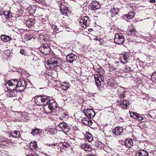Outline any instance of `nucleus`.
<instances>
[{
    "instance_id": "nucleus-1",
    "label": "nucleus",
    "mask_w": 156,
    "mask_h": 156,
    "mask_svg": "<svg viewBox=\"0 0 156 156\" xmlns=\"http://www.w3.org/2000/svg\"><path fill=\"white\" fill-rule=\"evenodd\" d=\"M7 89L9 90L23 91L26 88L27 83L23 80L18 81L12 79L8 81L5 84Z\"/></svg>"
},
{
    "instance_id": "nucleus-2",
    "label": "nucleus",
    "mask_w": 156,
    "mask_h": 156,
    "mask_svg": "<svg viewBox=\"0 0 156 156\" xmlns=\"http://www.w3.org/2000/svg\"><path fill=\"white\" fill-rule=\"evenodd\" d=\"M61 59L57 57H52L48 60L45 63V66L47 69H55L57 67H59L62 64Z\"/></svg>"
},
{
    "instance_id": "nucleus-3",
    "label": "nucleus",
    "mask_w": 156,
    "mask_h": 156,
    "mask_svg": "<svg viewBox=\"0 0 156 156\" xmlns=\"http://www.w3.org/2000/svg\"><path fill=\"white\" fill-rule=\"evenodd\" d=\"M80 26L83 28H86L89 26L90 23V20L87 16H83L81 18L80 21Z\"/></svg>"
},
{
    "instance_id": "nucleus-4",
    "label": "nucleus",
    "mask_w": 156,
    "mask_h": 156,
    "mask_svg": "<svg viewBox=\"0 0 156 156\" xmlns=\"http://www.w3.org/2000/svg\"><path fill=\"white\" fill-rule=\"evenodd\" d=\"M114 41L118 44H122L125 41L124 36L121 33H116L115 35Z\"/></svg>"
},
{
    "instance_id": "nucleus-5",
    "label": "nucleus",
    "mask_w": 156,
    "mask_h": 156,
    "mask_svg": "<svg viewBox=\"0 0 156 156\" xmlns=\"http://www.w3.org/2000/svg\"><path fill=\"white\" fill-rule=\"evenodd\" d=\"M58 126L61 129H62L63 131L67 135L69 134H70L71 129L70 128L69 126L67 125V124L65 122H62L60 123L58 125Z\"/></svg>"
},
{
    "instance_id": "nucleus-6",
    "label": "nucleus",
    "mask_w": 156,
    "mask_h": 156,
    "mask_svg": "<svg viewBox=\"0 0 156 156\" xmlns=\"http://www.w3.org/2000/svg\"><path fill=\"white\" fill-rule=\"evenodd\" d=\"M39 49L45 55H47L50 53V48L47 44H43L39 48Z\"/></svg>"
},
{
    "instance_id": "nucleus-7",
    "label": "nucleus",
    "mask_w": 156,
    "mask_h": 156,
    "mask_svg": "<svg viewBox=\"0 0 156 156\" xmlns=\"http://www.w3.org/2000/svg\"><path fill=\"white\" fill-rule=\"evenodd\" d=\"M130 55L129 53H125L120 57V62L121 63L125 64L128 62V60L130 59Z\"/></svg>"
},
{
    "instance_id": "nucleus-8",
    "label": "nucleus",
    "mask_w": 156,
    "mask_h": 156,
    "mask_svg": "<svg viewBox=\"0 0 156 156\" xmlns=\"http://www.w3.org/2000/svg\"><path fill=\"white\" fill-rule=\"evenodd\" d=\"M77 58V56L73 54H68L66 57V60L70 63H72L75 61Z\"/></svg>"
},
{
    "instance_id": "nucleus-9",
    "label": "nucleus",
    "mask_w": 156,
    "mask_h": 156,
    "mask_svg": "<svg viewBox=\"0 0 156 156\" xmlns=\"http://www.w3.org/2000/svg\"><path fill=\"white\" fill-rule=\"evenodd\" d=\"M89 6L91 9L94 10L99 9L100 7V5L98 2L94 1L92 2Z\"/></svg>"
},
{
    "instance_id": "nucleus-10",
    "label": "nucleus",
    "mask_w": 156,
    "mask_h": 156,
    "mask_svg": "<svg viewBox=\"0 0 156 156\" xmlns=\"http://www.w3.org/2000/svg\"><path fill=\"white\" fill-rule=\"evenodd\" d=\"M94 78L96 84H99V83L104 81V78L101 74H96L94 76Z\"/></svg>"
},
{
    "instance_id": "nucleus-11",
    "label": "nucleus",
    "mask_w": 156,
    "mask_h": 156,
    "mask_svg": "<svg viewBox=\"0 0 156 156\" xmlns=\"http://www.w3.org/2000/svg\"><path fill=\"white\" fill-rule=\"evenodd\" d=\"M125 146L127 148H131L133 146V140L130 138H128L125 140Z\"/></svg>"
},
{
    "instance_id": "nucleus-12",
    "label": "nucleus",
    "mask_w": 156,
    "mask_h": 156,
    "mask_svg": "<svg viewBox=\"0 0 156 156\" xmlns=\"http://www.w3.org/2000/svg\"><path fill=\"white\" fill-rule=\"evenodd\" d=\"M123 130V128L122 127H117L114 128L112 130L113 133L115 135H120Z\"/></svg>"
},
{
    "instance_id": "nucleus-13",
    "label": "nucleus",
    "mask_w": 156,
    "mask_h": 156,
    "mask_svg": "<svg viewBox=\"0 0 156 156\" xmlns=\"http://www.w3.org/2000/svg\"><path fill=\"white\" fill-rule=\"evenodd\" d=\"M129 105V102L127 100H122L120 101V106L122 108L127 109Z\"/></svg>"
},
{
    "instance_id": "nucleus-14",
    "label": "nucleus",
    "mask_w": 156,
    "mask_h": 156,
    "mask_svg": "<svg viewBox=\"0 0 156 156\" xmlns=\"http://www.w3.org/2000/svg\"><path fill=\"white\" fill-rule=\"evenodd\" d=\"M81 148L84 150L90 151L92 150L91 146L87 144H81Z\"/></svg>"
},
{
    "instance_id": "nucleus-15",
    "label": "nucleus",
    "mask_w": 156,
    "mask_h": 156,
    "mask_svg": "<svg viewBox=\"0 0 156 156\" xmlns=\"http://www.w3.org/2000/svg\"><path fill=\"white\" fill-rule=\"evenodd\" d=\"M34 23L35 21L31 19H29L27 20L26 22V24L27 26L29 28H31L33 27Z\"/></svg>"
},
{
    "instance_id": "nucleus-16",
    "label": "nucleus",
    "mask_w": 156,
    "mask_h": 156,
    "mask_svg": "<svg viewBox=\"0 0 156 156\" xmlns=\"http://www.w3.org/2000/svg\"><path fill=\"white\" fill-rule=\"evenodd\" d=\"M40 129H37L36 128L33 129H32L31 132V134L34 136H36L40 135L41 132Z\"/></svg>"
},
{
    "instance_id": "nucleus-17",
    "label": "nucleus",
    "mask_w": 156,
    "mask_h": 156,
    "mask_svg": "<svg viewBox=\"0 0 156 156\" xmlns=\"http://www.w3.org/2000/svg\"><path fill=\"white\" fill-rule=\"evenodd\" d=\"M41 98L42 99V105L47 104H48L49 101L50 100L49 99V98L46 96L41 95Z\"/></svg>"
},
{
    "instance_id": "nucleus-18",
    "label": "nucleus",
    "mask_w": 156,
    "mask_h": 156,
    "mask_svg": "<svg viewBox=\"0 0 156 156\" xmlns=\"http://www.w3.org/2000/svg\"><path fill=\"white\" fill-rule=\"evenodd\" d=\"M136 156H148L149 154L147 151L142 150L136 153Z\"/></svg>"
},
{
    "instance_id": "nucleus-19",
    "label": "nucleus",
    "mask_w": 156,
    "mask_h": 156,
    "mask_svg": "<svg viewBox=\"0 0 156 156\" xmlns=\"http://www.w3.org/2000/svg\"><path fill=\"white\" fill-rule=\"evenodd\" d=\"M66 4L64 2H61L60 3V10L62 12L65 13V11L68 10V7L66 6Z\"/></svg>"
},
{
    "instance_id": "nucleus-20",
    "label": "nucleus",
    "mask_w": 156,
    "mask_h": 156,
    "mask_svg": "<svg viewBox=\"0 0 156 156\" xmlns=\"http://www.w3.org/2000/svg\"><path fill=\"white\" fill-rule=\"evenodd\" d=\"M48 104L50 105L49 106H50L52 110H55L57 106V103L56 102L54 101L53 100H50L49 101Z\"/></svg>"
},
{
    "instance_id": "nucleus-21",
    "label": "nucleus",
    "mask_w": 156,
    "mask_h": 156,
    "mask_svg": "<svg viewBox=\"0 0 156 156\" xmlns=\"http://www.w3.org/2000/svg\"><path fill=\"white\" fill-rule=\"evenodd\" d=\"M49 106L48 104L44 105L43 108L45 113H50L52 111V110Z\"/></svg>"
},
{
    "instance_id": "nucleus-22",
    "label": "nucleus",
    "mask_w": 156,
    "mask_h": 156,
    "mask_svg": "<svg viewBox=\"0 0 156 156\" xmlns=\"http://www.w3.org/2000/svg\"><path fill=\"white\" fill-rule=\"evenodd\" d=\"M29 148L31 150L35 151L37 148V142L35 141H34L33 142H31L30 144Z\"/></svg>"
},
{
    "instance_id": "nucleus-23",
    "label": "nucleus",
    "mask_w": 156,
    "mask_h": 156,
    "mask_svg": "<svg viewBox=\"0 0 156 156\" xmlns=\"http://www.w3.org/2000/svg\"><path fill=\"white\" fill-rule=\"evenodd\" d=\"M10 134L12 136L16 138L20 137V131L18 130L12 131L11 132Z\"/></svg>"
},
{
    "instance_id": "nucleus-24",
    "label": "nucleus",
    "mask_w": 156,
    "mask_h": 156,
    "mask_svg": "<svg viewBox=\"0 0 156 156\" xmlns=\"http://www.w3.org/2000/svg\"><path fill=\"white\" fill-rule=\"evenodd\" d=\"M135 13V11L132 10L131 12H129L128 14L124 15V17L129 19H131L134 17Z\"/></svg>"
},
{
    "instance_id": "nucleus-25",
    "label": "nucleus",
    "mask_w": 156,
    "mask_h": 156,
    "mask_svg": "<svg viewBox=\"0 0 156 156\" xmlns=\"http://www.w3.org/2000/svg\"><path fill=\"white\" fill-rule=\"evenodd\" d=\"M3 16L6 18H9L12 16V14L9 10L5 11L2 12Z\"/></svg>"
},
{
    "instance_id": "nucleus-26",
    "label": "nucleus",
    "mask_w": 156,
    "mask_h": 156,
    "mask_svg": "<svg viewBox=\"0 0 156 156\" xmlns=\"http://www.w3.org/2000/svg\"><path fill=\"white\" fill-rule=\"evenodd\" d=\"M99 90L104 89L107 87V86L105 83L104 81L99 83V84H96Z\"/></svg>"
},
{
    "instance_id": "nucleus-27",
    "label": "nucleus",
    "mask_w": 156,
    "mask_h": 156,
    "mask_svg": "<svg viewBox=\"0 0 156 156\" xmlns=\"http://www.w3.org/2000/svg\"><path fill=\"white\" fill-rule=\"evenodd\" d=\"M0 37L1 40L4 42H7L12 40L10 37L5 35H2Z\"/></svg>"
},
{
    "instance_id": "nucleus-28",
    "label": "nucleus",
    "mask_w": 156,
    "mask_h": 156,
    "mask_svg": "<svg viewBox=\"0 0 156 156\" xmlns=\"http://www.w3.org/2000/svg\"><path fill=\"white\" fill-rule=\"evenodd\" d=\"M41 96H37L35 98L34 101L35 103L38 105H42V99Z\"/></svg>"
},
{
    "instance_id": "nucleus-29",
    "label": "nucleus",
    "mask_w": 156,
    "mask_h": 156,
    "mask_svg": "<svg viewBox=\"0 0 156 156\" xmlns=\"http://www.w3.org/2000/svg\"><path fill=\"white\" fill-rule=\"evenodd\" d=\"M128 33L130 34L135 35L136 31L135 28L133 27V26L131 25H130L128 29Z\"/></svg>"
},
{
    "instance_id": "nucleus-30",
    "label": "nucleus",
    "mask_w": 156,
    "mask_h": 156,
    "mask_svg": "<svg viewBox=\"0 0 156 156\" xmlns=\"http://www.w3.org/2000/svg\"><path fill=\"white\" fill-rule=\"evenodd\" d=\"M119 11V9L117 8H115L112 9L110 10V12L112 15V17L115 16L118 13Z\"/></svg>"
},
{
    "instance_id": "nucleus-31",
    "label": "nucleus",
    "mask_w": 156,
    "mask_h": 156,
    "mask_svg": "<svg viewBox=\"0 0 156 156\" xmlns=\"http://www.w3.org/2000/svg\"><path fill=\"white\" fill-rule=\"evenodd\" d=\"M95 146L100 149H101L104 147V144L100 141H98L95 144Z\"/></svg>"
},
{
    "instance_id": "nucleus-32",
    "label": "nucleus",
    "mask_w": 156,
    "mask_h": 156,
    "mask_svg": "<svg viewBox=\"0 0 156 156\" xmlns=\"http://www.w3.org/2000/svg\"><path fill=\"white\" fill-rule=\"evenodd\" d=\"M87 139L89 142H91L93 139V138L92 135L89 132L86 133V134Z\"/></svg>"
},
{
    "instance_id": "nucleus-33",
    "label": "nucleus",
    "mask_w": 156,
    "mask_h": 156,
    "mask_svg": "<svg viewBox=\"0 0 156 156\" xmlns=\"http://www.w3.org/2000/svg\"><path fill=\"white\" fill-rule=\"evenodd\" d=\"M27 10L30 14H33L35 12V9L34 6L33 7H29L27 9Z\"/></svg>"
},
{
    "instance_id": "nucleus-34",
    "label": "nucleus",
    "mask_w": 156,
    "mask_h": 156,
    "mask_svg": "<svg viewBox=\"0 0 156 156\" xmlns=\"http://www.w3.org/2000/svg\"><path fill=\"white\" fill-rule=\"evenodd\" d=\"M8 142H9V140H7V139L3 138H0V143L1 144L5 145L6 144L8 143Z\"/></svg>"
},
{
    "instance_id": "nucleus-35",
    "label": "nucleus",
    "mask_w": 156,
    "mask_h": 156,
    "mask_svg": "<svg viewBox=\"0 0 156 156\" xmlns=\"http://www.w3.org/2000/svg\"><path fill=\"white\" fill-rule=\"evenodd\" d=\"M94 112V111L92 109H85L83 111V112L85 114H87V113H91Z\"/></svg>"
},
{
    "instance_id": "nucleus-36",
    "label": "nucleus",
    "mask_w": 156,
    "mask_h": 156,
    "mask_svg": "<svg viewBox=\"0 0 156 156\" xmlns=\"http://www.w3.org/2000/svg\"><path fill=\"white\" fill-rule=\"evenodd\" d=\"M87 116L88 118H93L95 115V112H92L90 113L87 114H85Z\"/></svg>"
},
{
    "instance_id": "nucleus-37",
    "label": "nucleus",
    "mask_w": 156,
    "mask_h": 156,
    "mask_svg": "<svg viewBox=\"0 0 156 156\" xmlns=\"http://www.w3.org/2000/svg\"><path fill=\"white\" fill-rule=\"evenodd\" d=\"M15 94L13 92H10L7 93V96L8 97H13L15 96Z\"/></svg>"
},
{
    "instance_id": "nucleus-38",
    "label": "nucleus",
    "mask_w": 156,
    "mask_h": 156,
    "mask_svg": "<svg viewBox=\"0 0 156 156\" xmlns=\"http://www.w3.org/2000/svg\"><path fill=\"white\" fill-rule=\"evenodd\" d=\"M130 113V115L131 117L132 118H133L135 119L136 118V117L137 115L138 114L136 113L135 112H129Z\"/></svg>"
},
{
    "instance_id": "nucleus-39",
    "label": "nucleus",
    "mask_w": 156,
    "mask_h": 156,
    "mask_svg": "<svg viewBox=\"0 0 156 156\" xmlns=\"http://www.w3.org/2000/svg\"><path fill=\"white\" fill-rule=\"evenodd\" d=\"M82 123L86 125H89V121L83 119L82 120Z\"/></svg>"
},
{
    "instance_id": "nucleus-40",
    "label": "nucleus",
    "mask_w": 156,
    "mask_h": 156,
    "mask_svg": "<svg viewBox=\"0 0 156 156\" xmlns=\"http://www.w3.org/2000/svg\"><path fill=\"white\" fill-rule=\"evenodd\" d=\"M143 117L140 115L139 114H138L135 119L138 120H143Z\"/></svg>"
},
{
    "instance_id": "nucleus-41",
    "label": "nucleus",
    "mask_w": 156,
    "mask_h": 156,
    "mask_svg": "<svg viewBox=\"0 0 156 156\" xmlns=\"http://www.w3.org/2000/svg\"><path fill=\"white\" fill-rule=\"evenodd\" d=\"M46 131H47L51 134H54L55 131V129H53L50 128L47 129V130H46Z\"/></svg>"
},
{
    "instance_id": "nucleus-42",
    "label": "nucleus",
    "mask_w": 156,
    "mask_h": 156,
    "mask_svg": "<svg viewBox=\"0 0 156 156\" xmlns=\"http://www.w3.org/2000/svg\"><path fill=\"white\" fill-rule=\"evenodd\" d=\"M69 87L67 85H62L61 86V88L65 90H67Z\"/></svg>"
},
{
    "instance_id": "nucleus-43",
    "label": "nucleus",
    "mask_w": 156,
    "mask_h": 156,
    "mask_svg": "<svg viewBox=\"0 0 156 156\" xmlns=\"http://www.w3.org/2000/svg\"><path fill=\"white\" fill-rule=\"evenodd\" d=\"M126 96L124 94H119V97L120 99H122L124 98Z\"/></svg>"
},
{
    "instance_id": "nucleus-44",
    "label": "nucleus",
    "mask_w": 156,
    "mask_h": 156,
    "mask_svg": "<svg viewBox=\"0 0 156 156\" xmlns=\"http://www.w3.org/2000/svg\"><path fill=\"white\" fill-rule=\"evenodd\" d=\"M52 27L54 31H57L58 30V28H57V26L55 25H53Z\"/></svg>"
},
{
    "instance_id": "nucleus-45",
    "label": "nucleus",
    "mask_w": 156,
    "mask_h": 156,
    "mask_svg": "<svg viewBox=\"0 0 156 156\" xmlns=\"http://www.w3.org/2000/svg\"><path fill=\"white\" fill-rule=\"evenodd\" d=\"M151 78L152 79L156 80V72L153 73Z\"/></svg>"
},
{
    "instance_id": "nucleus-46",
    "label": "nucleus",
    "mask_w": 156,
    "mask_h": 156,
    "mask_svg": "<svg viewBox=\"0 0 156 156\" xmlns=\"http://www.w3.org/2000/svg\"><path fill=\"white\" fill-rule=\"evenodd\" d=\"M20 52L22 55H25L26 53L23 49H20Z\"/></svg>"
},
{
    "instance_id": "nucleus-47",
    "label": "nucleus",
    "mask_w": 156,
    "mask_h": 156,
    "mask_svg": "<svg viewBox=\"0 0 156 156\" xmlns=\"http://www.w3.org/2000/svg\"><path fill=\"white\" fill-rule=\"evenodd\" d=\"M37 2L40 3L42 4L43 3V2H44V0H34Z\"/></svg>"
},
{
    "instance_id": "nucleus-48",
    "label": "nucleus",
    "mask_w": 156,
    "mask_h": 156,
    "mask_svg": "<svg viewBox=\"0 0 156 156\" xmlns=\"http://www.w3.org/2000/svg\"><path fill=\"white\" fill-rule=\"evenodd\" d=\"M17 12L18 13H20V14H21L23 13L24 11L21 9H18L17 10Z\"/></svg>"
},
{
    "instance_id": "nucleus-49",
    "label": "nucleus",
    "mask_w": 156,
    "mask_h": 156,
    "mask_svg": "<svg viewBox=\"0 0 156 156\" xmlns=\"http://www.w3.org/2000/svg\"><path fill=\"white\" fill-rule=\"evenodd\" d=\"M125 69L126 70L127 72H129L131 69V68L130 67H128L127 66H126Z\"/></svg>"
},
{
    "instance_id": "nucleus-50",
    "label": "nucleus",
    "mask_w": 156,
    "mask_h": 156,
    "mask_svg": "<svg viewBox=\"0 0 156 156\" xmlns=\"http://www.w3.org/2000/svg\"><path fill=\"white\" fill-rule=\"evenodd\" d=\"M37 59L38 58L36 56H34L32 59L33 61H36V60H37Z\"/></svg>"
},
{
    "instance_id": "nucleus-51",
    "label": "nucleus",
    "mask_w": 156,
    "mask_h": 156,
    "mask_svg": "<svg viewBox=\"0 0 156 156\" xmlns=\"http://www.w3.org/2000/svg\"><path fill=\"white\" fill-rule=\"evenodd\" d=\"M26 156H37L34 154H30L27 155Z\"/></svg>"
},
{
    "instance_id": "nucleus-52",
    "label": "nucleus",
    "mask_w": 156,
    "mask_h": 156,
    "mask_svg": "<svg viewBox=\"0 0 156 156\" xmlns=\"http://www.w3.org/2000/svg\"><path fill=\"white\" fill-rule=\"evenodd\" d=\"M156 0H150V2L151 3H154L155 2Z\"/></svg>"
},
{
    "instance_id": "nucleus-53",
    "label": "nucleus",
    "mask_w": 156,
    "mask_h": 156,
    "mask_svg": "<svg viewBox=\"0 0 156 156\" xmlns=\"http://www.w3.org/2000/svg\"><path fill=\"white\" fill-rule=\"evenodd\" d=\"M93 31V30L91 28H90L88 29V31L90 32H91Z\"/></svg>"
},
{
    "instance_id": "nucleus-54",
    "label": "nucleus",
    "mask_w": 156,
    "mask_h": 156,
    "mask_svg": "<svg viewBox=\"0 0 156 156\" xmlns=\"http://www.w3.org/2000/svg\"><path fill=\"white\" fill-rule=\"evenodd\" d=\"M3 16L2 17H3V13H2V12H0V16Z\"/></svg>"
},
{
    "instance_id": "nucleus-55",
    "label": "nucleus",
    "mask_w": 156,
    "mask_h": 156,
    "mask_svg": "<svg viewBox=\"0 0 156 156\" xmlns=\"http://www.w3.org/2000/svg\"><path fill=\"white\" fill-rule=\"evenodd\" d=\"M89 125H87V126H90L91 125H92V122H89Z\"/></svg>"
},
{
    "instance_id": "nucleus-56",
    "label": "nucleus",
    "mask_w": 156,
    "mask_h": 156,
    "mask_svg": "<svg viewBox=\"0 0 156 156\" xmlns=\"http://www.w3.org/2000/svg\"><path fill=\"white\" fill-rule=\"evenodd\" d=\"M55 144H51L49 146H55Z\"/></svg>"
},
{
    "instance_id": "nucleus-57",
    "label": "nucleus",
    "mask_w": 156,
    "mask_h": 156,
    "mask_svg": "<svg viewBox=\"0 0 156 156\" xmlns=\"http://www.w3.org/2000/svg\"><path fill=\"white\" fill-rule=\"evenodd\" d=\"M149 116H150V117H151L152 118H153V117L152 116H151L150 114H149Z\"/></svg>"
},
{
    "instance_id": "nucleus-58",
    "label": "nucleus",
    "mask_w": 156,
    "mask_h": 156,
    "mask_svg": "<svg viewBox=\"0 0 156 156\" xmlns=\"http://www.w3.org/2000/svg\"><path fill=\"white\" fill-rule=\"evenodd\" d=\"M43 36L44 37V35H40L39 37H40V36Z\"/></svg>"
},
{
    "instance_id": "nucleus-59",
    "label": "nucleus",
    "mask_w": 156,
    "mask_h": 156,
    "mask_svg": "<svg viewBox=\"0 0 156 156\" xmlns=\"http://www.w3.org/2000/svg\"><path fill=\"white\" fill-rule=\"evenodd\" d=\"M109 81H108V84H109Z\"/></svg>"
}]
</instances>
